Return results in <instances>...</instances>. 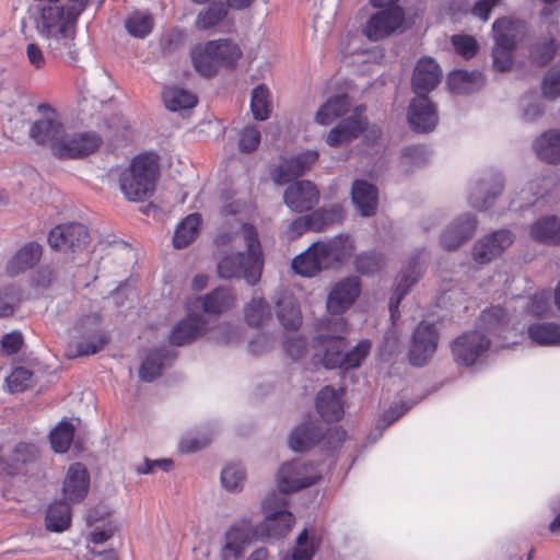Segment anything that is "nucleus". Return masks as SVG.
I'll list each match as a JSON object with an SVG mask.
<instances>
[{
  "instance_id": "obj_1",
  "label": "nucleus",
  "mask_w": 560,
  "mask_h": 560,
  "mask_svg": "<svg viewBox=\"0 0 560 560\" xmlns=\"http://www.w3.org/2000/svg\"><path fill=\"white\" fill-rule=\"evenodd\" d=\"M27 136L47 148L58 160H73L93 153L102 143L95 132L68 133L60 114L48 103L37 105L27 122Z\"/></svg>"
},
{
  "instance_id": "obj_2",
  "label": "nucleus",
  "mask_w": 560,
  "mask_h": 560,
  "mask_svg": "<svg viewBox=\"0 0 560 560\" xmlns=\"http://www.w3.org/2000/svg\"><path fill=\"white\" fill-rule=\"evenodd\" d=\"M33 1L35 31L45 40L48 52L54 57L68 56L77 60L75 27L86 1L70 0L67 4L61 0Z\"/></svg>"
},
{
  "instance_id": "obj_3",
  "label": "nucleus",
  "mask_w": 560,
  "mask_h": 560,
  "mask_svg": "<svg viewBox=\"0 0 560 560\" xmlns=\"http://www.w3.org/2000/svg\"><path fill=\"white\" fill-rule=\"evenodd\" d=\"M240 240L244 242L246 253L223 255L217 262L218 275L225 280L243 278L249 285H255L260 280L264 267L256 229L252 224L243 223L238 232L219 234L215 237V243L222 246L236 245Z\"/></svg>"
},
{
  "instance_id": "obj_4",
  "label": "nucleus",
  "mask_w": 560,
  "mask_h": 560,
  "mask_svg": "<svg viewBox=\"0 0 560 560\" xmlns=\"http://www.w3.org/2000/svg\"><path fill=\"white\" fill-rule=\"evenodd\" d=\"M354 249L347 235H337L324 242L312 244L292 261L294 271L304 277H314L323 269L332 267L349 257Z\"/></svg>"
},
{
  "instance_id": "obj_5",
  "label": "nucleus",
  "mask_w": 560,
  "mask_h": 560,
  "mask_svg": "<svg viewBox=\"0 0 560 560\" xmlns=\"http://www.w3.org/2000/svg\"><path fill=\"white\" fill-rule=\"evenodd\" d=\"M158 175L156 156L151 153L138 154L119 175L120 190L130 201H143L153 195Z\"/></svg>"
},
{
  "instance_id": "obj_6",
  "label": "nucleus",
  "mask_w": 560,
  "mask_h": 560,
  "mask_svg": "<svg viewBox=\"0 0 560 560\" xmlns=\"http://www.w3.org/2000/svg\"><path fill=\"white\" fill-rule=\"evenodd\" d=\"M285 505L287 501L282 494L270 493L262 502L265 520L258 526V533L275 539L285 536L294 524V516L284 509Z\"/></svg>"
},
{
  "instance_id": "obj_7",
  "label": "nucleus",
  "mask_w": 560,
  "mask_h": 560,
  "mask_svg": "<svg viewBox=\"0 0 560 560\" xmlns=\"http://www.w3.org/2000/svg\"><path fill=\"white\" fill-rule=\"evenodd\" d=\"M108 342V338L101 328V317L89 314L80 318L73 327L71 347L74 355H91L101 351Z\"/></svg>"
},
{
  "instance_id": "obj_8",
  "label": "nucleus",
  "mask_w": 560,
  "mask_h": 560,
  "mask_svg": "<svg viewBox=\"0 0 560 560\" xmlns=\"http://www.w3.org/2000/svg\"><path fill=\"white\" fill-rule=\"evenodd\" d=\"M319 474L313 465L302 460L283 464L277 475V482L281 493L299 491L317 482Z\"/></svg>"
},
{
  "instance_id": "obj_9",
  "label": "nucleus",
  "mask_w": 560,
  "mask_h": 560,
  "mask_svg": "<svg viewBox=\"0 0 560 560\" xmlns=\"http://www.w3.org/2000/svg\"><path fill=\"white\" fill-rule=\"evenodd\" d=\"M48 243L52 249L63 254L81 253L89 243L88 228L81 223L57 225L50 231Z\"/></svg>"
},
{
  "instance_id": "obj_10",
  "label": "nucleus",
  "mask_w": 560,
  "mask_h": 560,
  "mask_svg": "<svg viewBox=\"0 0 560 560\" xmlns=\"http://www.w3.org/2000/svg\"><path fill=\"white\" fill-rule=\"evenodd\" d=\"M489 347V337L476 329L457 337L452 343V352L456 362L470 366L488 351Z\"/></svg>"
},
{
  "instance_id": "obj_11",
  "label": "nucleus",
  "mask_w": 560,
  "mask_h": 560,
  "mask_svg": "<svg viewBox=\"0 0 560 560\" xmlns=\"http://www.w3.org/2000/svg\"><path fill=\"white\" fill-rule=\"evenodd\" d=\"M439 335L433 324L420 323L416 328L409 350L410 363L425 365L436 351Z\"/></svg>"
},
{
  "instance_id": "obj_12",
  "label": "nucleus",
  "mask_w": 560,
  "mask_h": 560,
  "mask_svg": "<svg viewBox=\"0 0 560 560\" xmlns=\"http://www.w3.org/2000/svg\"><path fill=\"white\" fill-rule=\"evenodd\" d=\"M404 18L400 7L381 9L368 20L363 34L371 40L386 38L401 26Z\"/></svg>"
},
{
  "instance_id": "obj_13",
  "label": "nucleus",
  "mask_w": 560,
  "mask_h": 560,
  "mask_svg": "<svg viewBox=\"0 0 560 560\" xmlns=\"http://www.w3.org/2000/svg\"><path fill=\"white\" fill-rule=\"evenodd\" d=\"M514 234L510 230H498L480 238L472 247L474 260L479 265L489 264L512 245Z\"/></svg>"
},
{
  "instance_id": "obj_14",
  "label": "nucleus",
  "mask_w": 560,
  "mask_h": 560,
  "mask_svg": "<svg viewBox=\"0 0 560 560\" xmlns=\"http://www.w3.org/2000/svg\"><path fill=\"white\" fill-rule=\"evenodd\" d=\"M318 160V152L307 150L300 154L284 159L271 172L275 184L283 185L302 175L312 168Z\"/></svg>"
},
{
  "instance_id": "obj_15",
  "label": "nucleus",
  "mask_w": 560,
  "mask_h": 560,
  "mask_svg": "<svg viewBox=\"0 0 560 560\" xmlns=\"http://www.w3.org/2000/svg\"><path fill=\"white\" fill-rule=\"evenodd\" d=\"M253 525L249 521H241L232 525L223 535L220 550L221 560H240L250 542Z\"/></svg>"
},
{
  "instance_id": "obj_16",
  "label": "nucleus",
  "mask_w": 560,
  "mask_h": 560,
  "mask_svg": "<svg viewBox=\"0 0 560 560\" xmlns=\"http://www.w3.org/2000/svg\"><path fill=\"white\" fill-rule=\"evenodd\" d=\"M283 201L294 212L310 211L319 201V190L311 180H298L285 188Z\"/></svg>"
},
{
  "instance_id": "obj_17",
  "label": "nucleus",
  "mask_w": 560,
  "mask_h": 560,
  "mask_svg": "<svg viewBox=\"0 0 560 560\" xmlns=\"http://www.w3.org/2000/svg\"><path fill=\"white\" fill-rule=\"evenodd\" d=\"M440 66L431 57H422L416 63L411 79L412 91L418 96H425L441 81Z\"/></svg>"
},
{
  "instance_id": "obj_18",
  "label": "nucleus",
  "mask_w": 560,
  "mask_h": 560,
  "mask_svg": "<svg viewBox=\"0 0 560 560\" xmlns=\"http://www.w3.org/2000/svg\"><path fill=\"white\" fill-rule=\"evenodd\" d=\"M503 179L500 174H490L480 182L471 184L469 203L471 207L483 210L490 208L502 192Z\"/></svg>"
},
{
  "instance_id": "obj_19",
  "label": "nucleus",
  "mask_w": 560,
  "mask_h": 560,
  "mask_svg": "<svg viewBox=\"0 0 560 560\" xmlns=\"http://www.w3.org/2000/svg\"><path fill=\"white\" fill-rule=\"evenodd\" d=\"M438 113L434 104L425 96L415 97L408 108V121L418 132H429L438 124Z\"/></svg>"
},
{
  "instance_id": "obj_20",
  "label": "nucleus",
  "mask_w": 560,
  "mask_h": 560,
  "mask_svg": "<svg viewBox=\"0 0 560 560\" xmlns=\"http://www.w3.org/2000/svg\"><path fill=\"white\" fill-rule=\"evenodd\" d=\"M360 294L358 278H347L339 281L327 298V310L330 314L340 315L347 311Z\"/></svg>"
},
{
  "instance_id": "obj_21",
  "label": "nucleus",
  "mask_w": 560,
  "mask_h": 560,
  "mask_svg": "<svg viewBox=\"0 0 560 560\" xmlns=\"http://www.w3.org/2000/svg\"><path fill=\"white\" fill-rule=\"evenodd\" d=\"M89 486L90 477L86 468L80 463L70 465L62 486L65 500L69 503L81 502L88 494Z\"/></svg>"
},
{
  "instance_id": "obj_22",
  "label": "nucleus",
  "mask_w": 560,
  "mask_h": 560,
  "mask_svg": "<svg viewBox=\"0 0 560 560\" xmlns=\"http://www.w3.org/2000/svg\"><path fill=\"white\" fill-rule=\"evenodd\" d=\"M207 330V322L197 314H188L171 330L170 342L174 346L190 343Z\"/></svg>"
},
{
  "instance_id": "obj_23",
  "label": "nucleus",
  "mask_w": 560,
  "mask_h": 560,
  "mask_svg": "<svg viewBox=\"0 0 560 560\" xmlns=\"http://www.w3.org/2000/svg\"><path fill=\"white\" fill-rule=\"evenodd\" d=\"M343 389L336 390L331 386L323 387L316 396V409L327 422L339 421L343 416Z\"/></svg>"
},
{
  "instance_id": "obj_24",
  "label": "nucleus",
  "mask_w": 560,
  "mask_h": 560,
  "mask_svg": "<svg viewBox=\"0 0 560 560\" xmlns=\"http://www.w3.org/2000/svg\"><path fill=\"white\" fill-rule=\"evenodd\" d=\"M492 32L497 45L515 48L526 34V24L517 19L501 18L494 21Z\"/></svg>"
},
{
  "instance_id": "obj_25",
  "label": "nucleus",
  "mask_w": 560,
  "mask_h": 560,
  "mask_svg": "<svg viewBox=\"0 0 560 560\" xmlns=\"http://www.w3.org/2000/svg\"><path fill=\"white\" fill-rule=\"evenodd\" d=\"M477 221L471 214L457 218L442 235V245L447 250H454L469 240L476 230Z\"/></svg>"
},
{
  "instance_id": "obj_26",
  "label": "nucleus",
  "mask_w": 560,
  "mask_h": 560,
  "mask_svg": "<svg viewBox=\"0 0 560 560\" xmlns=\"http://www.w3.org/2000/svg\"><path fill=\"white\" fill-rule=\"evenodd\" d=\"M366 124V119L361 116L359 108L355 113L342 120L338 126L332 128L327 135L326 142L329 147H338L342 143L349 142L363 130Z\"/></svg>"
},
{
  "instance_id": "obj_27",
  "label": "nucleus",
  "mask_w": 560,
  "mask_h": 560,
  "mask_svg": "<svg viewBox=\"0 0 560 560\" xmlns=\"http://www.w3.org/2000/svg\"><path fill=\"white\" fill-rule=\"evenodd\" d=\"M351 197L363 217H371L376 212L377 189L374 185L366 180H355L352 185Z\"/></svg>"
},
{
  "instance_id": "obj_28",
  "label": "nucleus",
  "mask_w": 560,
  "mask_h": 560,
  "mask_svg": "<svg viewBox=\"0 0 560 560\" xmlns=\"http://www.w3.org/2000/svg\"><path fill=\"white\" fill-rule=\"evenodd\" d=\"M42 256V247L35 242L25 244L16 254L7 262V273L11 277L18 276L25 270L33 268Z\"/></svg>"
},
{
  "instance_id": "obj_29",
  "label": "nucleus",
  "mask_w": 560,
  "mask_h": 560,
  "mask_svg": "<svg viewBox=\"0 0 560 560\" xmlns=\"http://www.w3.org/2000/svg\"><path fill=\"white\" fill-rule=\"evenodd\" d=\"M315 342L324 349L322 362L326 369L342 368L343 350L346 348V341L342 337L319 335Z\"/></svg>"
},
{
  "instance_id": "obj_30",
  "label": "nucleus",
  "mask_w": 560,
  "mask_h": 560,
  "mask_svg": "<svg viewBox=\"0 0 560 560\" xmlns=\"http://www.w3.org/2000/svg\"><path fill=\"white\" fill-rule=\"evenodd\" d=\"M418 259L412 258L408 268L402 272L395 291L389 300V312L392 319H395L398 315V306L404 299V296L408 293L410 288L418 281L420 278V269L418 266Z\"/></svg>"
},
{
  "instance_id": "obj_31",
  "label": "nucleus",
  "mask_w": 560,
  "mask_h": 560,
  "mask_svg": "<svg viewBox=\"0 0 560 560\" xmlns=\"http://www.w3.org/2000/svg\"><path fill=\"white\" fill-rule=\"evenodd\" d=\"M323 435L322 428L315 422H304L292 431L289 445L295 452H304L318 443Z\"/></svg>"
},
{
  "instance_id": "obj_32",
  "label": "nucleus",
  "mask_w": 560,
  "mask_h": 560,
  "mask_svg": "<svg viewBox=\"0 0 560 560\" xmlns=\"http://www.w3.org/2000/svg\"><path fill=\"white\" fill-rule=\"evenodd\" d=\"M205 314L219 315L230 310L234 303V295L228 288H217L198 300Z\"/></svg>"
},
{
  "instance_id": "obj_33",
  "label": "nucleus",
  "mask_w": 560,
  "mask_h": 560,
  "mask_svg": "<svg viewBox=\"0 0 560 560\" xmlns=\"http://www.w3.org/2000/svg\"><path fill=\"white\" fill-rule=\"evenodd\" d=\"M277 317L285 329L296 330L302 324L299 303L292 295H283L276 303Z\"/></svg>"
},
{
  "instance_id": "obj_34",
  "label": "nucleus",
  "mask_w": 560,
  "mask_h": 560,
  "mask_svg": "<svg viewBox=\"0 0 560 560\" xmlns=\"http://www.w3.org/2000/svg\"><path fill=\"white\" fill-rule=\"evenodd\" d=\"M537 156L548 163L560 162V131L550 129L534 142Z\"/></svg>"
},
{
  "instance_id": "obj_35",
  "label": "nucleus",
  "mask_w": 560,
  "mask_h": 560,
  "mask_svg": "<svg viewBox=\"0 0 560 560\" xmlns=\"http://www.w3.org/2000/svg\"><path fill=\"white\" fill-rule=\"evenodd\" d=\"M226 2L214 1L200 10L195 19V27L199 31H209L223 22L229 13Z\"/></svg>"
},
{
  "instance_id": "obj_36",
  "label": "nucleus",
  "mask_w": 560,
  "mask_h": 560,
  "mask_svg": "<svg viewBox=\"0 0 560 560\" xmlns=\"http://www.w3.org/2000/svg\"><path fill=\"white\" fill-rule=\"evenodd\" d=\"M162 100L166 108L172 112L192 108L197 104V96L195 94L178 86L165 88L162 93Z\"/></svg>"
},
{
  "instance_id": "obj_37",
  "label": "nucleus",
  "mask_w": 560,
  "mask_h": 560,
  "mask_svg": "<svg viewBox=\"0 0 560 560\" xmlns=\"http://www.w3.org/2000/svg\"><path fill=\"white\" fill-rule=\"evenodd\" d=\"M528 337L540 346H555L560 343V324L557 323H534L528 326Z\"/></svg>"
},
{
  "instance_id": "obj_38",
  "label": "nucleus",
  "mask_w": 560,
  "mask_h": 560,
  "mask_svg": "<svg viewBox=\"0 0 560 560\" xmlns=\"http://www.w3.org/2000/svg\"><path fill=\"white\" fill-rule=\"evenodd\" d=\"M46 528L50 532L61 533L71 524L69 502H55L46 512Z\"/></svg>"
},
{
  "instance_id": "obj_39",
  "label": "nucleus",
  "mask_w": 560,
  "mask_h": 560,
  "mask_svg": "<svg viewBox=\"0 0 560 560\" xmlns=\"http://www.w3.org/2000/svg\"><path fill=\"white\" fill-rule=\"evenodd\" d=\"M532 235L539 242L560 244V219L548 215L537 220L532 226Z\"/></svg>"
},
{
  "instance_id": "obj_40",
  "label": "nucleus",
  "mask_w": 560,
  "mask_h": 560,
  "mask_svg": "<svg viewBox=\"0 0 560 560\" xmlns=\"http://www.w3.org/2000/svg\"><path fill=\"white\" fill-rule=\"evenodd\" d=\"M209 52L214 54L218 65L233 66L242 56L237 44L230 39H217L208 42Z\"/></svg>"
},
{
  "instance_id": "obj_41",
  "label": "nucleus",
  "mask_w": 560,
  "mask_h": 560,
  "mask_svg": "<svg viewBox=\"0 0 560 560\" xmlns=\"http://www.w3.org/2000/svg\"><path fill=\"white\" fill-rule=\"evenodd\" d=\"M349 98L346 94L330 97L316 113V121L319 125H329L336 118L342 116L349 108Z\"/></svg>"
},
{
  "instance_id": "obj_42",
  "label": "nucleus",
  "mask_w": 560,
  "mask_h": 560,
  "mask_svg": "<svg viewBox=\"0 0 560 560\" xmlns=\"http://www.w3.org/2000/svg\"><path fill=\"white\" fill-rule=\"evenodd\" d=\"M194 68L202 77L211 78L217 73L218 62L214 54L209 52L208 42L205 45H196L190 51Z\"/></svg>"
},
{
  "instance_id": "obj_43",
  "label": "nucleus",
  "mask_w": 560,
  "mask_h": 560,
  "mask_svg": "<svg viewBox=\"0 0 560 560\" xmlns=\"http://www.w3.org/2000/svg\"><path fill=\"white\" fill-rule=\"evenodd\" d=\"M200 223L201 218L198 213L187 215L175 231L173 237L174 246L176 248L188 246L196 238Z\"/></svg>"
},
{
  "instance_id": "obj_44",
  "label": "nucleus",
  "mask_w": 560,
  "mask_h": 560,
  "mask_svg": "<svg viewBox=\"0 0 560 560\" xmlns=\"http://www.w3.org/2000/svg\"><path fill=\"white\" fill-rule=\"evenodd\" d=\"M168 358L166 349H155L151 351L142 361L139 368V376L144 382H152L163 370L164 362Z\"/></svg>"
},
{
  "instance_id": "obj_45",
  "label": "nucleus",
  "mask_w": 560,
  "mask_h": 560,
  "mask_svg": "<svg viewBox=\"0 0 560 560\" xmlns=\"http://www.w3.org/2000/svg\"><path fill=\"white\" fill-rule=\"evenodd\" d=\"M311 230L320 232L330 224L339 223L342 220V208L334 205L330 208H320L308 214Z\"/></svg>"
},
{
  "instance_id": "obj_46",
  "label": "nucleus",
  "mask_w": 560,
  "mask_h": 560,
  "mask_svg": "<svg viewBox=\"0 0 560 560\" xmlns=\"http://www.w3.org/2000/svg\"><path fill=\"white\" fill-rule=\"evenodd\" d=\"M250 109L256 120H266L271 113L270 92L267 86L258 85L254 89L250 100Z\"/></svg>"
},
{
  "instance_id": "obj_47",
  "label": "nucleus",
  "mask_w": 560,
  "mask_h": 560,
  "mask_svg": "<svg viewBox=\"0 0 560 560\" xmlns=\"http://www.w3.org/2000/svg\"><path fill=\"white\" fill-rule=\"evenodd\" d=\"M509 324L508 314L501 306H492L483 311L479 318V327L489 332L505 328Z\"/></svg>"
},
{
  "instance_id": "obj_48",
  "label": "nucleus",
  "mask_w": 560,
  "mask_h": 560,
  "mask_svg": "<svg viewBox=\"0 0 560 560\" xmlns=\"http://www.w3.org/2000/svg\"><path fill=\"white\" fill-rule=\"evenodd\" d=\"M125 27L131 36L144 38L152 31L153 19L148 13L135 12L125 21Z\"/></svg>"
},
{
  "instance_id": "obj_49",
  "label": "nucleus",
  "mask_w": 560,
  "mask_h": 560,
  "mask_svg": "<svg viewBox=\"0 0 560 560\" xmlns=\"http://www.w3.org/2000/svg\"><path fill=\"white\" fill-rule=\"evenodd\" d=\"M74 435V427L72 423L68 421H61L51 432H50V444L55 452L65 453L70 447V444L73 440Z\"/></svg>"
},
{
  "instance_id": "obj_50",
  "label": "nucleus",
  "mask_w": 560,
  "mask_h": 560,
  "mask_svg": "<svg viewBox=\"0 0 560 560\" xmlns=\"http://www.w3.org/2000/svg\"><path fill=\"white\" fill-rule=\"evenodd\" d=\"M270 315V306L262 298H253L244 310L245 320L250 326L261 325Z\"/></svg>"
},
{
  "instance_id": "obj_51",
  "label": "nucleus",
  "mask_w": 560,
  "mask_h": 560,
  "mask_svg": "<svg viewBox=\"0 0 560 560\" xmlns=\"http://www.w3.org/2000/svg\"><path fill=\"white\" fill-rule=\"evenodd\" d=\"M245 481L244 469L238 465H228L221 471L222 486L229 491L241 489Z\"/></svg>"
},
{
  "instance_id": "obj_52",
  "label": "nucleus",
  "mask_w": 560,
  "mask_h": 560,
  "mask_svg": "<svg viewBox=\"0 0 560 560\" xmlns=\"http://www.w3.org/2000/svg\"><path fill=\"white\" fill-rule=\"evenodd\" d=\"M550 293L541 290L528 298L526 310L534 316L541 317L550 311Z\"/></svg>"
},
{
  "instance_id": "obj_53",
  "label": "nucleus",
  "mask_w": 560,
  "mask_h": 560,
  "mask_svg": "<svg viewBox=\"0 0 560 560\" xmlns=\"http://www.w3.org/2000/svg\"><path fill=\"white\" fill-rule=\"evenodd\" d=\"M371 350V342L369 340L360 341L354 348L343 354L342 369L358 368L361 362L368 357Z\"/></svg>"
},
{
  "instance_id": "obj_54",
  "label": "nucleus",
  "mask_w": 560,
  "mask_h": 560,
  "mask_svg": "<svg viewBox=\"0 0 560 560\" xmlns=\"http://www.w3.org/2000/svg\"><path fill=\"white\" fill-rule=\"evenodd\" d=\"M37 456L38 448L35 444L21 442L15 445L11 455V460L13 465L18 467L36 460Z\"/></svg>"
},
{
  "instance_id": "obj_55",
  "label": "nucleus",
  "mask_w": 560,
  "mask_h": 560,
  "mask_svg": "<svg viewBox=\"0 0 560 560\" xmlns=\"http://www.w3.org/2000/svg\"><path fill=\"white\" fill-rule=\"evenodd\" d=\"M522 118L534 121L544 113L542 105L535 93H527L521 100Z\"/></svg>"
},
{
  "instance_id": "obj_56",
  "label": "nucleus",
  "mask_w": 560,
  "mask_h": 560,
  "mask_svg": "<svg viewBox=\"0 0 560 560\" xmlns=\"http://www.w3.org/2000/svg\"><path fill=\"white\" fill-rule=\"evenodd\" d=\"M33 373L25 368H16L7 377L8 387L12 393H20L32 384Z\"/></svg>"
},
{
  "instance_id": "obj_57",
  "label": "nucleus",
  "mask_w": 560,
  "mask_h": 560,
  "mask_svg": "<svg viewBox=\"0 0 560 560\" xmlns=\"http://www.w3.org/2000/svg\"><path fill=\"white\" fill-rule=\"evenodd\" d=\"M382 257L376 253H363L357 256L354 266L362 275H372L382 267Z\"/></svg>"
},
{
  "instance_id": "obj_58",
  "label": "nucleus",
  "mask_w": 560,
  "mask_h": 560,
  "mask_svg": "<svg viewBox=\"0 0 560 560\" xmlns=\"http://www.w3.org/2000/svg\"><path fill=\"white\" fill-rule=\"evenodd\" d=\"M478 78V73H469L467 71L457 70L450 74L448 85L450 89L455 93H467L469 92L468 84L472 83Z\"/></svg>"
},
{
  "instance_id": "obj_59",
  "label": "nucleus",
  "mask_w": 560,
  "mask_h": 560,
  "mask_svg": "<svg viewBox=\"0 0 560 560\" xmlns=\"http://www.w3.org/2000/svg\"><path fill=\"white\" fill-rule=\"evenodd\" d=\"M560 49V42L549 39L547 42L538 43L533 49V58L539 65L548 63Z\"/></svg>"
},
{
  "instance_id": "obj_60",
  "label": "nucleus",
  "mask_w": 560,
  "mask_h": 560,
  "mask_svg": "<svg viewBox=\"0 0 560 560\" xmlns=\"http://www.w3.org/2000/svg\"><path fill=\"white\" fill-rule=\"evenodd\" d=\"M542 95L546 100L555 101L560 96V70H549L541 83Z\"/></svg>"
},
{
  "instance_id": "obj_61",
  "label": "nucleus",
  "mask_w": 560,
  "mask_h": 560,
  "mask_svg": "<svg viewBox=\"0 0 560 560\" xmlns=\"http://www.w3.org/2000/svg\"><path fill=\"white\" fill-rule=\"evenodd\" d=\"M452 44L456 52L465 59L474 57L477 52V42L470 35H454L452 37Z\"/></svg>"
},
{
  "instance_id": "obj_62",
  "label": "nucleus",
  "mask_w": 560,
  "mask_h": 560,
  "mask_svg": "<svg viewBox=\"0 0 560 560\" xmlns=\"http://www.w3.org/2000/svg\"><path fill=\"white\" fill-rule=\"evenodd\" d=\"M259 143L260 132L255 126H247L241 131L238 145L242 152H253Z\"/></svg>"
},
{
  "instance_id": "obj_63",
  "label": "nucleus",
  "mask_w": 560,
  "mask_h": 560,
  "mask_svg": "<svg viewBox=\"0 0 560 560\" xmlns=\"http://www.w3.org/2000/svg\"><path fill=\"white\" fill-rule=\"evenodd\" d=\"M515 48L513 47H505L501 45L494 46L492 50V57H493V67L498 71H506L511 68L512 65V52Z\"/></svg>"
},
{
  "instance_id": "obj_64",
  "label": "nucleus",
  "mask_w": 560,
  "mask_h": 560,
  "mask_svg": "<svg viewBox=\"0 0 560 560\" xmlns=\"http://www.w3.org/2000/svg\"><path fill=\"white\" fill-rule=\"evenodd\" d=\"M19 303V296L13 289L0 291V317H7L13 314Z\"/></svg>"
}]
</instances>
